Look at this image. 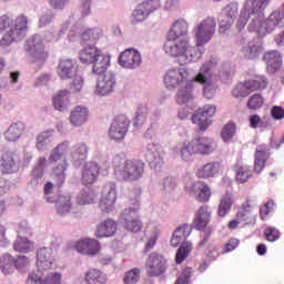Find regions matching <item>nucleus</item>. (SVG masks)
Returning a JSON list of instances; mask_svg holds the SVG:
<instances>
[{"instance_id":"f257e3e1","label":"nucleus","mask_w":284,"mask_h":284,"mask_svg":"<svg viewBox=\"0 0 284 284\" xmlns=\"http://www.w3.org/2000/svg\"><path fill=\"white\" fill-rule=\"evenodd\" d=\"M270 3L272 0H246L236 22L237 30L242 31L247 26V21H250L248 32H257L258 37L274 32L275 28H284V13L278 9L265 20V8Z\"/></svg>"},{"instance_id":"f03ea898","label":"nucleus","mask_w":284,"mask_h":284,"mask_svg":"<svg viewBox=\"0 0 284 284\" xmlns=\"http://www.w3.org/2000/svg\"><path fill=\"white\" fill-rule=\"evenodd\" d=\"M0 34H3L0 39V48H10L12 43L23 41L28 34V18L19 16L12 20L6 14L0 17Z\"/></svg>"},{"instance_id":"7ed1b4c3","label":"nucleus","mask_w":284,"mask_h":284,"mask_svg":"<svg viewBox=\"0 0 284 284\" xmlns=\"http://www.w3.org/2000/svg\"><path fill=\"white\" fill-rule=\"evenodd\" d=\"M216 150V141L212 138L201 136L195 138L191 142H179L172 148V154L175 159L182 161H192L194 154L207 155Z\"/></svg>"},{"instance_id":"20e7f679","label":"nucleus","mask_w":284,"mask_h":284,"mask_svg":"<svg viewBox=\"0 0 284 284\" xmlns=\"http://www.w3.org/2000/svg\"><path fill=\"white\" fill-rule=\"evenodd\" d=\"M114 176L118 181H140L145 172V163L141 160H128L123 155L113 158Z\"/></svg>"},{"instance_id":"39448f33","label":"nucleus","mask_w":284,"mask_h":284,"mask_svg":"<svg viewBox=\"0 0 284 284\" xmlns=\"http://www.w3.org/2000/svg\"><path fill=\"white\" fill-rule=\"evenodd\" d=\"M68 148H70V141H63L51 151L49 156V163L53 165V176L58 187L65 183V172L68 170L65 152H68Z\"/></svg>"},{"instance_id":"423d86ee","label":"nucleus","mask_w":284,"mask_h":284,"mask_svg":"<svg viewBox=\"0 0 284 284\" xmlns=\"http://www.w3.org/2000/svg\"><path fill=\"white\" fill-rule=\"evenodd\" d=\"M192 234V225L190 224H183L179 226L171 239V245L172 247H179V244L181 246L179 247L176 255H175V263L181 264L183 263L186 258L190 252H192V242L185 241L187 236Z\"/></svg>"},{"instance_id":"0eeeda50","label":"nucleus","mask_w":284,"mask_h":284,"mask_svg":"<svg viewBox=\"0 0 284 284\" xmlns=\"http://www.w3.org/2000/svg\"><path fill=\"white\" fill-rule=\"evenodd\" d=\"M216 34V19L207 17L193 28V37L196 45H206Z\"/></svg>"},{"instance_id":"6e6552de","label":"nucleus","mask_w":284,"mask_h":284,"mask_svg":"<svg viewBox=\"0 0 284 284\" xmlns=\"http://www.w3.org/2000/svg\"><path fill=\"white\" fill-rule=\"evenodd\" d=\"M267 88V78L265 75H254L246 82L239 83L233 90L232 95L239 99V97H247L251 92L256 90H265Z\"/></svg>"},{"instance_id":"1a4fd4ad","label":"nucleus","mask_w":284,"mask_h":284,"mask_svg":"<svg viewBox=\"0 0 284 284\" xmlns=\"http://www.w3.org/2000/svg\"><path fill=\"white\" fill-rule=\"evenodd\" d=\"M187 82H190V73L185 67L171 68L164 74V85L168 90L181 88Z\"/></svg>"},{"instance_id":"9d476101","label":"nucleus","mask_w":284,"mask_h":284,"mask_svg":"<svg viewBox=\"0 0 284 284\" xmlns=\"http://www.w3.org/2000/svg\"><path fill=\"white\" fill-rule=\"evenodd\" d=\"M24 50L29 57L36 61H45L48 59V52H45V45L43 44V38L39 34L27 39Z\"/></svg>"},{"instance_id":"9b49d317","label":"nucleus","mask_w":284,"mask_h":284,"mask_svg":"<svg viewBox=\"0 0 284 284\" xmlns=\"http://www.w3.org/2000/svg\"><path fill=\"white\" fill-rule=\"evenodd\" d=\"M236 17H239V3L237 2H231L226 4L220 16H219V32L221 34H225L232 26H234V21L236 20Z\"/></svg>"},{"instance_id":"f8f14e48","label":"nucleus","mask_w":284,"mask_h":284,"mask_svg":"<svg viewBox=\"0 0 284 284\" xmlns=\"http://www.w3.org/2000/svg\"><path fill=\"white\" fill-rule=\"evenodd\" d=\"M217 63L219 60L216 58H212L211 60L204 62L200 68L199 73L194 78H190V81L192 83H201V85L219 81V77L214 74V71H212Z\"/></svg>"},{"instance_id":"ddd939ff","label":"nucleus","mask_w":284,"mask_h":284,"mask_svg":"<svg viewBox=\"0 0 284 284\" xmlns=\"http://www.w3.org/2000/svg\"><path fill=\"white\" fill-rule=\"evenodd\" d=\"M3 174H16L21 168V152L17 150L4 151L0 159Z\"/></svg>"},{"instance_id":"4468645a","label":"nucleus","mask_w":284,"mask_h":284,"mask_svg":"<svg viewBox=\"0 0 284 284\" xmlns=\"http://www.w3.org/2000/svg\"><path fill=\"white\" fill-rule=\"evenodd\" d=\"M128 130H130V119L124 114H120L112 121L109 129V136L112 141L119 143L125 139Z\"/></svg>"},{"instance_id":"2eb2a0df","label":"nucleus","mask_w":284,"mask_h":284,"mask_svg":"<svg viewBox=\"0 0 284 284\" xmlns=\"http://www.w3.org/2000/svg\"><path fill=\"white\" fill-rule=\"evenodd\" d=\"M120 224L128 232H141L143 223L139 219V211L134 207L124 209L120 215Z\"/></svg>"},{"instance_id":"dca6fc26","label":"nucleus","mask_w":284,"mask_h":284,"mask_svg":"<svg viewBox=\"0 0 284 284\" xmlns=\"http://www.w3.org/2000/svg\"><path fill=\"white\" fill-rule=\"evenodd\" d=\"M216 113V106L214 104H207L203 108L197 109L192 115V123L199 125L201 132H205L210 125H212V120L210 119Z\"/></svg>"},{"instance_id":"f3484780","label":"nucleus","mask_w":284,"mask_h":284,"mask_svg":"<svg viewBox=\"0 0 284 284\" xmlns=\"http://www.w3.org/2000/svg\"><path fill=\"white\" fill-rule=\"evenodd\" d=\"M114 203H116V184L114 182H109L102 189L99 207L101 212L108 214L114 210Z\"/></svg>"},{"instance_id":"a211bd4d","label":"nucleus","mask_w":284,"mask_h":284,"mask_svg":"<svg viewBox=\"0 0 284 284\" xmlns=\"http://www.w3.org/2000/svg\"><path fill=\"white\" fill-rule=\"evenodd\" d=\"M62 275L57 272L33 271L28 275L27 284H61Z\"/></svg>"},{"instance_id":"6ab92c4d","label":"nucleus","mask_w":284,"mask_h":284,"mask_svg":"<svg viewBox=\"0 0 284 284\" xmlns=\"http://www.w3.org/2000/svg\"><path fill=\"white\" fill-rule=\"evenodd\" d=\"M115 88L116 74L112 71H108L103 75H99L95 94H98V97H108L114 92Z\"/></svg>"},{"instance_id":"aec40b11","label":"nucleus","mask_w":284,"mask_h":284,"mask_svg":"<svg viewBox=\"0 0 284 284\" xmlns=\"http://www.w3.org/2000/svg\"><path fill=\"white\" fill-rule=\"evenodd\" d=\"M168 270V261L160 253L153 252L146 260V274L150 276H161Z\"/></svg>"},{"instance_id":"412c9836","label":"nucleus","mask_w":284,"mask_h":284,"mask_svg":"<svg viewBox=\"0 0 284 284\" xmlns=\"http://www.w3.org/2000/svg\"><path fill=\"white\" fill-rule=\"evenodd\" d=\"M150 169L155 172H161L163 168V149L159 144L150 143L146 146V152L144 154Z\"/></svg>"},{"instance_id":"4be33fe9","label":"nucleus","mask_w":284,"mask_h":284,"mask_svg":"<svg viewBox=\"0 0 284 284\" xmlns=\"http://www.w3.org/2000/svg\"><path fill=\"white\" fill-rule=\"evenodd\" d=\"M189 45L190 39H168L164 43V52L171 57H179L180 61H183Z\"/></svg>"},{"instance_id":"5701e85b","label":"nucleus","mask_w":284,"mask_h":284,"mask_svg":"<svg viewBox=\"0 0 284 284\" xmlns=\"http://www.w3.org/2000/svg\"><path fill=\"white\" fill-rule=\"evenodd\" d=\"M142 62L141 52L136 49H126L119 57L121 68H126V70H136L141 68Z\"/></svg>"},{"instance_id":"b1692460","label":"nucleus","mask_w":284,"mask_h":284,"mask_svg":"<svg viewBox=\"0 0 284 284\" xmlns=\"http://www.w3.org/2000/svg\"><path fill=\"white\" fill-rule=\"evenodd\" d=\"M161 8V0H144L138 4L136 9L133 11V17L135 21H145L150 14L156 12Z\"/></svg>"},{"instance_id":"393cba45","label":"nucleus","mask_w":284,"mask_h":284,"mask_svg":"<svg viewBox=\"0 0 284 284\" xmlns=\"http://www.w3.org/2000/svg\"><path fill=\"white\" fill-rule=\"evenodd\" d=\"M210 221H212V210L207 205H202L195 212L192 226L194 230L199 232H203L207 230V225H210Z\"/></svg>"},{"instance_id":"a878e982","label":"nucleus","mask_w":284,"mask_h":284,"mask_svg":"<svg viewBox=\"0 0 284 284\" xmlns=\"http://www.w3.org/2000/svg\"><path fill=\"white\" fill-rule=\"evenodd\" d=\"M37 271L52 270L54 267V257L52 256V248L41 247L37 252Z\"/></svg>"},{"instance_id":"bb28decb","label":"nucleus","mask_w":284,"mask_h":284,"mask_svg":"<svg viewBox=\"0 0 284 284\" xmlns=\"http://www.w3.org/2000/svg\"><path fill=\"white\" fill-rule=\"evenodd\" d=\"M57 74L61 81H70V79L77 77V67L72 59H61L57 67Z\"/></svg>"},{"instance_id":"cd10ccee","label":"nucleus","mask_w":284,"mask_h":284,"mask_svg":"<svg viewBox=\"0 0 284 284\" xmlns=\"http://www.w3.org/2000/svg\"><path fill=\"white\" fill-rule=\"evenodd\" d=\"M89 150L90 148H88V144L83 142H79L71 148L70 154H71L72 163L75 168H81V165L85 163V160L88 159Z\"/></svg>"},{"instance_id":"c85d7f7f","label":"nucleus","mask_w":284,"mask_h":284,"mask_svg":"<svg viewBox=\"0 0 284 284\" xmlns=\"http://www.w3.org/2000/svg\"><path fill=\"white\" fill-rule=\"evenodd\" d=\"M75 250L80 254L94 256L95 254H99V250H101V244H99V241L97 240L84 239L75 243Z\"/></svg>"},{"instance_id":"c756f323","label":"nucleus","mask_w":284,"mask_h":284,"mask_svg":"<svg viewBox=\"0 0 284 284\" xmlns=\"http://www.w3.org/2000/svg\"><path fill=\"white\" fill-rule=\"evenodd\" d=\"M187 21L178 19L175 22H173L168 32L169 41H174V39H190V37H187Z\"/></svg>"},{"instance_id":"7c9ffc66","label":"nucleus","mask_w":284,"mask_h":284,"mask_svg":"<svg viewBox=\"0 0 284 284\" xmlns=\"http://www.w3.org/2000/svg\"><path fill=\"white\" fill-rule=\"evenodd\" d=\"M263 59L266 63V70L270 72V74L277 72V70H281V65H283V57L281 55V52L276 50L266 52Z\"/></svg>"},{"instance_id":"2f4dec72","label":"nucleus","mask_w":284,"mask_h":284,"mask_svg":"<svg viewBox=\"0 0 284 284\" xmlns=\"http://www.w3.org/2000/svg\"><path fill=\"white\" fill-rule=\"evenodd\" d=\"M203 54H205V45H199L196 42L194 47L189 44L186 52L182 55L181 63L186 64L200 61V59L203 58Z\"/></svg>"},{"instance_id":"473e14b6","label":"nucleus","mask_w":284,"mask_h":284,"mask_svg":"<svg viewBox=\"0 0 284 284\" xmlns=\"http://www.w3.org/2000/svg\"><path fill=\"white\" fill-rule=\"evenodd\" d=\"M89 116L90 111H88V108L78 105L71 111L70 123L74 128H81V125L88 122Z\"/></svg>"},{"instance_id":"72a5a7b5","label":"nucleus","mask_w":284,"mask_h":284,"mask_svg":"<svg viewBox=\"0 0 284 284\" xmlns=\"http://www.w3.org/2000/svg\"><path fill=\"white\" fill-rule=\"evenodd\" d=\"M223 171V168L221 166V162L214 161V162H209L201 166L197 170V176L199 179H213V176H216L220 172Z\"/></svg>"},{"instance_id":"f704fd0d","label":"nucleus","mask_w":284,"mask_h":284,"mask_svg":"<svg viewBox=\"0 0 284 284\" xmlns=\"http://www.w3.org/2000/svg\"><path fill=\"white\" fill-rule=\"evenodd\" d=\"M190 192H193V194L197 196V201L201 203H207V201H210V196H212L210 186H207V184L203 181L193 183L190 187Z\"/></svg>"},{"instance_id":"c9c22d12","label":"nucleus","mask_w":284,"mask_h":284,"mask_svg":"<svg viewBox=\"0 0 284 284\" xmlns=\"http://www.w3.org/2000/svg\"><path fill=\"white\" fill-rule=\"evenodd\" d=\"M99 176V164L95 162H87L82 170V183L84 185H91Z\"/></svg>"},{"instance_id":"e433bc0d","label":"nucleus","mask_w":284,"mask_h":284,"mask_svg":"<svg viewBox=\"0 0 284 284\" xmlns=\"http://www.w3.org/2000/svg\"><path fill=\"white\" fill-rule=\"evenodd\" d=\"M79 54L81 63L91 65L102 53L94 44H89L84 47Z\"/></svg>"},{"instance_id":"4c0bfd02","label":"nucleus","mask_w":284,"mask_h":284,"mask_svg":"<svg viewBox=\"0 0 284 284\" xmlns=\"http://www.w3.org/2000/svg\"><path fill=\"white\" fill-rule=\"evenodd\" d=\"M95 234L98 239H105L112 236L113 234H116V222L110 219L101 222L97 226Z\"/></svg>"},{"instance_id":"58836bf2","label":"nucleus","mask_w":284,"mask_h":284,"mask_svg":"<svg viewBox=\"0 0 284 284\" xmlns=\"http://www.w3.org/2000/svg\"><path fill=\"white\" fill-rule=\"evenodd\" d=\"M266 162H267V145L262 144L256 146L254 172H256V174H261V172H263V170L265 169Z\"/></svg>"},{"instance_id":"ea45409f","label":"nucleus","mask_w":284,"mask_h":284,"mask_svg":"<svg viewBox=\"0 0 284 284\" xmlns=\"http://www.w3.org/2000/svg\"><path fill=\"white\" fill-rule=\"evenodd\" d=\"M52 136H54V129L39 133L36 138V149L39 152H44L52 144Z\"/></svg>"},{"instance_id":"a19ab883","label":"nucleus","mask_w":284,"mask_h":284,"mask_svg":"<svg viewBox=\"0 0 284 284\" xmlns=\"http://www.w3.org/2000/svg\"><path fill=\"white\" fill-rule=\"evenodd\" d=\"M70 105V91L62 90L53 97V108L59 112H65Z\"/></svg>"},{"instance_id":"79ce46f5","label":"nucleus","mask_w":284,"mask_h":284,"mask_svg":"<svg viewBox=\"0 0 284 284\" xmlns=\"http://www.w3.org/2000/svg\"><path fill=\"white\" fill-rule=\"evenodd\" d=\"M54 203L59 216H67L72 210V197L70 195H59Z\"/></svg>"},{"instance_id":"37998d69","label":"nucleus","mask_w":284,"mask_h":284,"mask_svg":"<svg viewBox=\"0 0 284 284\" xmlns=\"http://www.w3.org/2000/svg\"><path fill=\"white\" fill-rule=\"evenodd\" d=\"M26 125L22 122H14L4 132V139L10 143H14L18 139H21Z\"/></svg>"},{"instance_id":"c03bdc74","label":"nucleus","mask_w":284,"mask_h":284,"mask_svg":"<svg viewBox=\"0 0 284 284\" xmlns=\"http://www.w3.org/2000/svg\"><path fill=\"white\" fill-rule=\"evenodd\" d=\"M91 65L93 74H98L99 77L105 74L108 68H110V55L102 53Z\"/></svg>"},{"instance_id":"a18cd8bd","label":"nucleus","mask_w":284,"mask_h":284,"mask_svg":"<svg viewBox=\"0 0 284 284\" xmlns=\"http://www.w3.org/2000/svg\"><path fill=\"white\" fill-rule=\"evenodd\" d=\"M192 99H194V95L192 94V82L189 81V82L184 83V87H181L178 90L176 103L179 105H185V104L190 103V101H192Z\"/></svg>"},{"instance_id":"49530a36","label":"nucleus","mask_w":284,"mask_h":284,"mask_svg":"<svg viewBox=\"0 0 284 284\" xmlns=\"http://www.w3.org/2000/svg\"><path fill=\"white\" fill-rule=\"evenodd\" d=\"M242 52L246 59H258L261 52H263V44L258 40H253L246 47H243Z\"/></svg>"},{"instance_id":"de8ad7c7","label":"nucleus","mask_w":284,"mask_h":284,"mask_svg":"<svg viewBox=\"0 0 284 284\" xmlns=\"http://www.w3.org/2000/svg\"><path fill=\"white\" fill-rule=\"evenodd\" d=\"M232 205H234V199L232 197V193H226L220 201L217 209V216L221 219L227 216L230 211L232 210Z\"/></svg>"},{"instance_id":"09e8293b","label":"nucleus","mask_w":284,"mask_h":284,"mask_svg":"<svg viewBox=\"0 0 284 284\" xmlns=\"http://www.w3.org/2000/svg\"><path fill=\"white\" fill-rule=\"evenodd\" d=\"M0 270L4 276H10L14 274L16 265L14 257L10 254H4L0 257Z\"/></svg>"},{"instance_id":"8fccbe9b","label":"nucleus","mask_w":284,"mask_h":284,"mask_svg":"<svg viewBox=\"0 0 284 284\" xmlns=\"http://www.w3.org/2000/svg\"><path fill=\"white\" fill-rule=\"evenodd\" d=\"M13 250L22 254H28L34 250V243H32L28 237L18 235L16 242L13 243Z\"/></svg>"},{"instance_id":"3c124183","label":"nucleus","mask_w":284,"mask_h":284,"mask_svg":"<svg viewBox=\"0 0 284 284\" xmlns=\"http://www.w3.org/2000/svg\"><path fill=\"white\" fill-rule=\"evenodd\" d=\"M84 281L87 284H105V276L100 270L90 268L85 273Z\"/></svg>"},{"instance_id":"603ef678","label":"nucleus","mask_w":284,"mask_h":284,"mask_svg":"<svg viewBox=\"0 0 284 284\" xmlns=\"http://www.w3.org/2000/svg\"><path fill=\"white\" fill-rule=\"evenodd\" d=\"M148 114H150V109L146 105H140L135 111V116L133 119V125L139 128L145 123V119H148Z\"/></svg>"},{"instance_id":"864d4df0","label":"nucleus","mask_w":284,"mask_h":284,"mask_svg":"<svg viewBox=\"0 0 284 284\" xmlns=\"http://www.w3.org/2000/svg\"><path fill=\"white\" fill-rule=\"evenodd\" d=\"M235 134H236V124L233 122H229L227 124H225L221 131L222 140L225 143H229V141H232Z\"/></svg>"},{"instance_id":"5fc2aeb1","label":"nucleus","mask_w":284,"mask_h":284,"mask_svg":"<svg viewBox=\"0 0 284 284\" xmlns=\"http://www.w3.org/2000/svg\"><path fill=\"white\" fill-rule=\"evenodd\" d=\"M101 37H103L101 29H88L82 33L81 39L82 41H91V43H97Z\"/></svg>"},{"instance_id":"6e6d98bb","label":"nucleus","mask_w":284,"mask_h":284,"mask_svg":"<svg viewBox=\"0 0 284 284\" xmlns=\"http://www.w3.org/2000/svg\"><path fill=\"white\" fill-rule=\"evenodd\" d=\"M235 179L237 183H246L252 179V168L247 165L240 166L236 171Z\"/></svg>"},{"instance_id":"4d7b16f0","label":"nucleus","mask_w":284,"mask_h":284,"mask_svg":"<svg viewBox=\"0 0 284 284\" xmlns=\"http://www.w3.org/2000/svg\"><path fill=\"white\" fill-rule=\"evenodd\" d=\"M94 199H95L94 193L82 190L77 195V203L78 205H90V203H94Z\"/></svg>"},{"instance_id":"13d9d810","label":"nucleus","mask_w":284,"mask_h":284,"mask_svg":"<svg viewBox=\"0 0 284 284\" xmlns=\"http://www.w3.org/2000/svg\"><path fill=\"white\" fill-rule=\"evenodd\" d=\"M55 17L57 16L54 14V11H52V9L47 10L39 18V27L45 28V26H50V23H54Z\"/></svg>"},{"instance_id":"bf43d9fd","label":"nucleus","mask_w":284,"mask_h":284,"mask_svg":"<svg viewBox=\"0 0 284 284\" xmlns=\"http://www.w3.org/2000/svg\"><path fill=\"white\" fill-rule=\"evenodd\" d=\"M219 81L209 82L203 84V94L205 99H214L216 91L219 90Z\"/></svg>"},{"instance_id":"052dcab7","label":"nucleus","mask_w":284,"mask_h":284,"mask_svg":"<svg viewBox=\"0 0 284 284\" xmlns=\"http://www.w3.org/2000/svg\"><path fill=\"white\" fill-rule=\"evenodd\" d=\"M141 278V270L133 268L125 273L124 284H138Z\"/></svg>"},{"instance_id":"680f3d73","label":"nucleus","mask_w":284,"mask_h":284,"mask_svg":"<svg viewBox=\"0 0 284 284\" xmlns=\"http://www.w3.org/2000/svg\"><path fill=\"white\" fill-rule=\"evenodd\" d=\"M247 108H250V110H258V108H263V97L258 93L252 95L247 101Z\"/></svg>"},{"instance_id":"e2e57ef3","label":"nucleus","mask_w":284,"mask_h":284,"mask_svg":"<svg viewBox=\"0 0 284 284\" xmlns=\"http://www.w3.org/2000/svg\"><path fill=\"white\" fill-rule=\"evenodd\" d=\"M264 236L266 237V241H270V243H274L275 241H278L281 239V233L276 227L270 226L264 231Z\"/></svg>"},{"instance_id":"0e129e2a","label":"nucleus","mask_w":284,"mask_h":284,"mask_svg":"<svg viewBox=\"0 0 284 284\" xmlns=\"http://www.w3.org/2000/svg\"><path fill=\"white\" fill-rule=\"evenodd\" d=\"M14 265L16 270L19 272H26V270H28V265H30V260L26 255H20L14 260Z\"/></svg>"},{"instance_id":"69168bd1","label":"nucleus","mask_w":284,"mask_h":284,"mask_svg":"<svg viewBox=\"0 0 284 284\" xmlns=\"http://www.w3.org/2000/svg\"><path fill=\"white\" fill-rule=\"evenodd\" d=\"M162 187L166 194L174 192V187H176V181L173 178H164L162 181Z\"/></svg>"},{"instance_id":"338daca9","label":"nucleus","mask_w":284,"mask_h":284,"mask_svg":"<svg viewBox=\"0 0 284 284\" xmlns=\"http://www.w3.org/2000/svg\"><path fill=\"white\" fill-rule=\"evenodd\" d=\"M70 89L72 92H81V90H83V77L75 73L70 84Z\"/></svg>"},{"instance_id":"774afa93","label":"nucleus","mask_w":284,"mask_h":284,"mask_svg":"<svg viewBox=\"0 0 284 284\" xmlns=\"http://www.w3.org/2000/svg\"><path fill=\"white\" fill-rule=\"evenodd\" d=\"M190 278H192V268H185L178 277L175 284H189Z\"/></svg>"}]
</instances>
